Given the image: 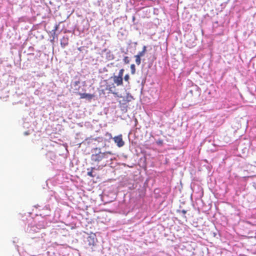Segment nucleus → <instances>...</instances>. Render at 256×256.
<instances>
[{
  "label": "nucleus",
  "instance_id": "bb28decb",
  "mask_svg": "<svg viewBox=\"0 0 256 256\" xmlns=\"http://www.w3.org/2000/svg\"><path fill=\"white\" fill-rule=\"evenodd\" d=\"M123 61L124 62V64H129L130 62V60L129 57L127 56H124V59H123Z\"/></svg>",
  "mask_w": 256,
  "mask_h": 256
},
{
  "label": "nucleus",
  "instance_id": "ddd939ff",
  "mask_svg": "<svg viewBox=\"0 0 256 256\" xmlns=\"http://www.w3.org/2000/svg\"><path fill=\"white\" fill-rule=\"evenodd\" d=\"M69 38L66 35H64L62 38H60V45L62 48H64L68 44Z\"/></svg>",
  "mask_w": 256,
  "mask_h": 256
},
{
  "label": "nucleus",
  "instance_id": "9b49d317",
  "mask_svg": "<svg viewBox=\"0 0 256 256\" xmlns=\"http://www.w3.org/2000/svg\"><path fill=\"white\" fill-rule=\"evenodd\" d=\"M137 45V42H132L130 40V42L128 43L127 46V52H129L131 54H134L136 50Z\"/></svg>",
  "mask_w": 256,
  "mask_h": 256
},
{
  "label": "nucleus",
  "instance_id": "f3484780",
  "mask_svg": "<svg viewBox=\"0 0 256 256\" xmlns=\"http://www.w3.org/2000/svg\"><path fill=\"white\" fill-rule=\"evenodd\" d=\"M147 51V47L146 46H144L142 47V51L139 52L136 54L137 56H139L140 57H142L144 56L146 52Z\"/></svg>",
  "mask_w": 256,
  "mask_h": 256
},
{
  "label": "nucleus",
  "instance_id": "423d86ee",
  "mask_svg": "<svg viewBox=\"0 0 256 256\" xmlns=\"http://www.w3.org/2000/svg\"><path fill=\"white\" fill-rule=\"evenodd\" d=\"M84 243L88 246H94L98 242L96 236L94 233L88 234L85 232L82 236Z\"/></svg>",
  "mask_w": 256,
  "mask_h": 256
},
{
  "label": "nucleus",
  "instance_id": "7c9ffc66",
  "mask_svg": "<svg viewBox=\"0 0 256 256\" xmlns=\"http://www.w3.org/2000/svg\"><path fill=\"white\" fill-rule=\"evenodd\" d=\"M177 212H182L184 216L186 218L185 214H186L187 211L186 210H178Z\"/></svg>",
  "mask_w": 256,
  "mask_h": 256
},
{
  "label": "nucleus",
  "instance_id": "c85d7f7f",
  "mask_svg": "<svg viewBox=\"0 0 256 256\" xmlns=\"http://www.w3.org/2000/svg\"><path fill=\"white\" fill-rule=\"evenodd\" d=\"M136 184H133L131 185V184H130V186H128V188L130 190H134L136 187Z\"/></svg>",
  "mask_w": 256,
  "mask_h": 256
},
{
  "label": "nucleus",
  "instance_id": "72a5a7b5",
  "mask_svg": "<svg viewBox=\"0 0 256 256\" xmlns=\"http://www.w3.org/2000/svg\"><path fill=\"white\" fill-rule=\"evenodd\" d=\"M132 22L134 25H135L138 23V22H136V17L134 15L132 16Z\"/></svg>",
  "mask_w": 256,
  "mask_h": 256
},
{
  "label": "nucleus",
  "instance_id": "393cba45",
  "mask_svg": "<svg viewBox=\"0 0 256 256\" xmlns=\"http://www.w3.org/2000/svg\"><path fill=\"white\" fill-rule=\"evenodd\" d=\"M34 48L33 46H30L28 49V50H27V53H34L33 52L34 51ZM26 51H24V53H26Z\"/></svg>",
  "mask_w": 256,
  "mask_h": 256
},
{
  "label": "nucleus",
  "instance_id": "6ab92c4d",
  "mask_svg": "<svg viewBox=\"0 0 256 256\" xmlns=\"http://www.w3.org/2000/svg\"><path fill=\"white\" fill-rule=\"evenodd\" d=\"M118 37L119 39H123L125 38L126 34L124 32L119 31L118 32Z\"/></svg>",
  "mask_w": 256,
  "mask_h": 256
},
{
  "label": "nucleus",
  "instance_id": "ea45409f",
  "mask_svg": "<svg viewBox=\"0 0 256 256\" xmlns=\"http://www.w3.org/2000/svg\"><path fill=\"white\" fill-rule=\"evenodd\" d=\"M24 134V135L27 136V135L29 134V132H25Z\"/></svg>",
  "mask_w": 256,
  "mask_h": 256
},
{
  "label": "nucleus",
  "instance_id": "f8f14e48",
  "mask_svg": "<svg viewBox=\"0 0 256 256\" xmlns=\"http://www.w3.org/2000/svg\"><path fill=\"white\" fill-rule=\"evenodd\" d=\"M97 170L98 169L96 167H92L90 168H88L87 175L90 177L94 178L98 174Z\"/></svg>",
  "mask_w": 256,
  "mask_h": 256
},
{
  "label": "nucleus",
  "instance_id": "c9c22d12",
  "mask_svg": "<svg viewBox=\"0 0 256 256\" xmlns=\"http://www.w3.org/2000/svg\"><path fill=\"white\" fill-rule=\"evenodd\" d=\"M122 0H112V3H120L122 2Z\"/></svg>",
  "mask_w": 256,
  "mask_h": 256
},
{
  "label": "nucleus",
  "instance_id": "aec40b11",
  "mask_svg": "<svg viewBox=\"0 0 256 256\" xmlns=\"http://www.w3.org/2000/svg\"><path fill=\"white\" fill-rule=\"evenodd\" d=\"M134 58H136V63L137 65H140L141 63L142 58L139 56H137L136 55L134 56Z\"/></svg>",
  "mask_w": 256,
  "mask_h": 256
},
{
  "label": "nucleus",
  "instance_id": "e433bc0d",
  "mask_svg": "<svg viewBox=\"0 0 256 256\" xmlns=\"http://www.w3.org/2000/svg\"><path fill=\"white\" fill-rule=\"evenodd\" d=\"M108 50L106 49V48H104V50H102V54L104 52H107V51H108Z\"/></svg>",
  "mask_w": 256,
  "mask_h": 256
},
{
  "label": "nucleus",
  "instance_id": "a211bd4d",
  "mask_svg": "<svg viewBox=\"0 0 256 256\" xmlns=\"http://www.w3.org/2000/svg\"><path fill=\"white\" fill-rule=\"evenodd\" d=\"M93 4L97 6H102L104 5L102 0H96L93 2Z\"/></svg>",
  "mask_w": 256,
  "mask_h": 256
},
{
  "label": "nucleus",
  "instance_id": "20e7f679",
  "mask_svg": "<svg viewBox=\"0 0 256 256\" xmlns=\"http://www.w3.org/2000/svg\"><path fill=\"white\" fill-rule=\"evenodd\" d=\"M50 24L52 26V28H50V26L46 28V26L45 28L49 34L50 38H52V39L50 40V42H54L56 39L58 40V37L60 36L61 32L64 30V26L62 22L57 23L56 22H54L53 24L51 22Z\"/></svg>",
  "mask_w": 256,
  "mask_h": 256
},
{
  "label": "nucleus",
  "instance_id": "7ed1b4c3",
  "mask_svg": "<svg viewBox=\"0 0 256 256\" xmlns=\"http://www.w3.org/2000/svg\"><path fill=\"white\" fill-rule=\"evenodd\" d=\"M90 28V24L88 20L85 19L80 20H77L74 24L68 31L76 36H84L88 34Z\"/></svg>",
  "mask_w": 256,
  "mask_h": 256
},
{
  "label": "nucleus",
  "instance_id": "79ce46f5",
  "mask_svg": "<svg viewBox=\"0 0 256 256\" xmlns=\"http://www.w3.org/2000/svg\"><path fill=\"white\" fill-rule=\"evenodd\" d=\"M124 166H126V164H124Z\"/></svg>",
  "mask_w": 256,
  "mask_h": 256
},
{
  "label": "nucleus",
  "instance_id": "2f4dec72",
  "mask_svg": "<svg viewBox=\"0 0 256 256\" xmlns=\"http://www.w3.org/2000/svg\"><path fill=\"white\" fill-rule=\"evenodd\" d=\"M112 87H110L108 88V90H109V92L113 94H116V95H117L118 93L117 92H113L112 90Z\"/></svg>",
  "mask_w": 256,
  "mask_h": 256
},
{
  "label": "nucleus",
  "instance_id": "f257e3e1",
  "mask_svg": "<svg viewBox=\"0 0 256 256\" xmlns=\"http://www.w3.org/2000/svg\"><path fill=\"white\" fill-rule=\"evenodd\" d=\"M92 155L90 160L93 164L98 165V168L100 167L109 166L113 167V162H112V158L110 156L112 154L110 152L102 151V148H94L91 150Z\"/></svg>",
  "mask_w": 256,
  "mask_h": 256
},
{
  "label": "nucleus",
  "instance_id": "4468645a",
  "mask_svg": "<svg viewBox=\"0 0 256 256\" xmlns=\"http://www.w3.org/2000/svg\"><path fill=\"white\" fill-rule=\"evenodd\" d=\"M76 94L80 96V98H86L88 100H91L94 97V95L90 94L82 93L80 92H78Z\"/></svg>",
  "mask_w": 256,
  "mask_h": 256
},
{
  "label": "nucleus",
  "instance_id": "473e14b6",
  "mask_svg": "<svg viewBox=\"0 0 256 256\" xmlns=\"http://www.w3.org/2000/svg\"><path fill=\"white\" fill-rule=\"evenodd\" d=\"M164 143V142H163V140H161V139H159L158 140L156 141V144H158V145H162Z\"/></svg>",
  "mask_w": 256,
  "mask_h": 256
},
{
  "label": "nucleus",
  "instance_id": "b1692460",
  "mask_svg": "<svg viewBox=\"0 0 256 256\" xmlns=\"http://www.w3.org/2000/svg\"><path fill=\"white\" fill-rule=\"evenodd\" d=\"M123 78H124V80L128 82V84H130V82H129V80L130 79V75L129 74H126L124 77L123 76Z\"/></svg>",
  "mask_w": 256,
  "mask_h": 256
},
{
  "label": "nucleus",
  "instance_id": "412c9836",
  "mask_svg": "<svg viewBox=\"0 0 256 256\" xmlns=\"http://www.w3.org/2000/svg\"><path fill=\"white\" fill-rule=\"evenodd\" d=\"M34 53H27L28 60H32L34 59Z\"/></svg>",
  "mask_w": 256,
  "mask_h": 256
},
{
  "label": "nucleus",
  "instance_id": "39448f33",
  "mask_svg": "<svg viewBox=\"0 0 256 256\" xmlns=\"http://www.w3.org/2000/svg\"><path fill=\"white\" fill-rule=\"evenodd\" d=\"M54 202L51 203L50 202H48L44 206L38 205V208H39V210H42V212L40 214V216L42 217L50 216L51 212H54L56 208V202L54 198Z\"/></svg>",
  "mask_w": 256,
  "mask_h": 256
},
{
  "label": "nucleus",
  "instance_id": "f03ea898",
  "mask_svg": "<svg viewBox=\"0 0 256 256\" xmlns=\"http://www.w3.org/2000/svg\"><path fill=\"white\" fill-rule=\"evenodd\" d=\"M46 222H39L38 224H28L27 228H25L26 232L28 234V236L32 239H36L40 240L44 239L46 235L45 230Z\"/></svg>",
  "mask_w": 256,
  "mask_h": 256
},
{
  "label": "nucleus",
  "instance_id": "1a4fd4ad",
  "mask_svg": "<svg viewBox=\"0 0 256 256\" xmlns=\"http://www.w3.org/2000/svg\"><path fill=\"white\" fill-rule=\"evenodd\" d=\"M129 150L134 155L138 156L142 153V150L136 142L130 141V140Z\"/></svg>",
  "mask_w": 256,
  "mask_h": 256
},
{
  "label": "nucleus",
  "instance_id": "a19ab883",
  "mask_svg": "<svg viewBox=\"0 0 256 256\" xmlns=\"http://www.w3.org/2000/svg\"><path fill=\"white\" fill-rule=\"evenodd\" d=\"M192 92H193V90H190L189 92H190L192 95L193 94H192Z\"/></svg>",
  "mask_w": 256,
  "mask_h": 256
},
{
  "label": "nucleus",
  "instance_id": "2eb2a0df",
  "mask_svg": "<svg viewBox=\"0 0 256 256\" xmlns=\"http://www.w3.org/2000/svg\"><path fill=\"white\" fill-rule=\"evenodd\" d=\"M80 82V80H75L72 81L71 82V86L72 88H73L74 90H79L80 86H79V84Z\"/></svg>",
  "mask_w": 256,
  "mask_h": 256
},
{
  "label": "nucleus",
  "instance_id": "c756f323",
  "mask_svg": "<svg viewBox=\"0 0 256 256\" xmlns=\"http://www.w3.org/2000/svg\"><path fill=\"white\" fill-rule=\"evenodd\" d=\"M146 82V78H144L142 80V83H141V85L142 86V88H141L142 90H143V88L144 86V85Z\"/></svg>",
  "mask_w": 256,
  "mask_h": 256
},
{
  "label": "nucleus",
  "instance_id": "f704fd0d",
  "mask_svg": "<svg viewBox=\"0 0 256 256\" xmlns=\"http://www.w3.org/2000/svg\"><path fill=\"white\" fill-rule=\"evenodd\" d=\"M121 52L124 53L126 54H128V52H127V49L126 50V51L124 50V48H121L120 49Z\"/></svg>",
  "mask_w": 256,
  "mask_h": 256
},
{
  "label": "nucleus",
  "instance_id": "37998d69",
  "mask_svg": "<svg viewBox=\"0 0 256 256\" xmlns=\"http://www.w3.org/2000/svg\"><path fill=\"white\" fill-rule=\"evenodd\" d=\"M124 157H125L126 158H127V156H124Z\"/></svg>",
  "mask_w": 256,
  "mask_h": 256
},
{
  "label": "nucleus",
  "instance_id": "5701e85b",
  "mask_svg": "<svg viewBox=\"0 0 256 256\" xmlns=\"http://www.w3.org/2000/svg\"><path fill=\"white\" fill-rule=\"evenodd\" d=\"M130 70L132 74H134L136 73V66L134 64H132L130 65Z\"/></svg>",
  "mask_w": 256,
  "mask_h": 256
},
{
  "label": "nucleus",
  "instance_id": "6e6552de",
  "mask_svg": "<svg viewBox=\"0 0 256 256\" xmlns=\"http://www.w3.org/2000/svg\"><path fill=\"white\" fill-rule=\"evenodd\" d=\"M106 136L109 140H112L118 148H121L124 145L122 134H119L112 138V134L108 132Z\"/></svg>",
  "mask_w": 256,
  "mask_h": 256
},
{
  "label": "nucleus",
  "instance_id": "dca6fc26",
  "mask_svg": "<svg viewBox=\"0 0 256 256\" xmlns=\"http://www.w3.org/2000/svg\"><path fill=\"white\" fill-rule=\"evenodd\" d=\"M106 58L108 60H113L114 58V55L112 53L110 50H108L106 52Z\"/></svg>",
  "mask_w": 256,
  "mask_h": 256
},
{
  "label": "nucleus",
  "instance_id": "58836bf2",
  "mask_svg": "<svg viewBox=\"0 0 256 256\" xmlns=\"http://www.w3.org/2000/svg\"><path fill=\"white\" fill-rule=\"evenodd\" d=\"M103 72H108V70H107V68H103Z\"/></svg>",
  "mask_w": 256,
  "mask_h": 256
},
{
  "label": "nucleus",
  "instance_id": "0eeeda50",
  "mask_svg": "<svg viewBox=\"0 0 256 256\" xmlns=\"http://www.w3.org/2000/svg\"><path fill=\"white\" fill-rule=\"evenodd\" d=\"M124 68H121L120 70L118 75L114 74L113 76L110 77V79H112L114 83L116 84L117 86H122L124 84Z\"/></svg>",
  "mask_w": 256,
  "mask_h": 256
},
{
  "label": "nucleus",
  "instance_id": "4be33fe9",
  "mask_svg": "<svg viewBox=\"0 0 256 256\" xmlns=\"http://www.w3.org/2000/svg\"><path fill=\"white\" fill-rule=\"evenodd\" d=\"M80 76H81V74H80L78 72L74 76L72 81L80 80Z\"/></svg>",
  "mask_w": 256,
  "mask_h": 256
},
{
  "label": "nucleus",
  "instance_id": "4c0bfd02",
  "mask_svg": "<svg viewBox=\"0 0 256 256\" xmlns=\"http://www.w3.org/2000/svg\"><path fill=\"white\" fill-rule=\"evenodd\" d=\"M194 88L195 90H198L200 89V88L196 86Z\"/></svg>",
  "mask_w": 256,
  "mask_h": 256
},
{
  "label": "nucleus",
  "instance_id": "a878e982",
  "mask_svg": "<svg viewBox=\"0 0 256 256\" xmlns=\"http://www.w3.org/2000/svg\"><path fill=\"white\" fill-rule=\"evenodd\" d=\"M126 98V100L128 102L131 100V99L133 98V96L130 94H127Z\"/></svg>",
  "mask_w": 256,
  "mask_h": 256
},
{
  "label": "nucleus",
  "instance_id": "cd10ccee",
  "mask_svg": "<svg viewBox=\"0 0 256 256\" xmlns=\"http://www.w3.org/2000/svg\"><path fill=\"white\" fill-rule=\"evenodd\" d=\"M29 63L28 62H24L23 64L22 69H27L29 68Z\"/></svg>",
  "mask_w": 256,
  "mask_h": 256
},
{
  "label": "nucleus",
  "instance_id": "9d476101",
  "mask_svg": "<svg viewBox=\"0 0 256 256\" xmlns=\"http://www.w3.org/2000/svg\"><path fill=\"white\" fill-rule=\"evenodd\" d=\"M94 140L98 141L99 143H100V146L102 148L108 146V143L110 142V140H109L108 138H104L102 137H97L94 139Z\"/></svg>",
  "mask_w": 256,
  "mask_h": 256
}]
</instances>
